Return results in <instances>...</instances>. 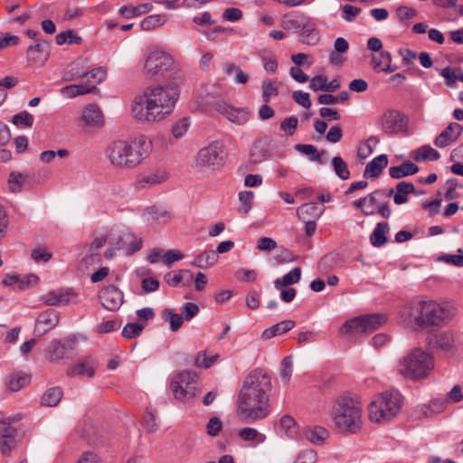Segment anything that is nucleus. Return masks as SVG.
<instances>
[{
    "label": "nucleus",
    "mask_w": 463,
    "mask_h": 463,
    "mask_svg": "<svg viewBox=\"0 0 463 463\" xmlns=\"http://www.w3.org/2000/svg\"><path fill=\"white\" fill-rule=\"evenodd\" d=\"M271 378L263 369L252 370L243 380L237 398V414L245 420L257 421L270 413Z\"/></svg>",
    "instance_id": "1"
},
{
    "label": "nucleus",
    "mask_w": 463,
    "mask_h": 463,
    "mask_svg": "<svg viewBox=\"0 0 463 463\" xmlns=\"http://www.w3.org/2000/svg\"><path fill=\"white\" fill-rule=\"evenodd\" d=\"M179 98L174 84L149 86L137 95L131 105V115L141 123H156L169 116Z\"/></svg>",
    "instance_id": "2"
},
{
    "label": "nucleus",
    "mask_w": 463,
    "mask_h": 463,
    "mask_svg": "<svg viewBox=\"0 0 463 463\" xmlns=\"http://www.w3.org/2000/svg\"><path fill=\"white\" fill-rule=\"evenodd\" d=\"M402 322L415 332L443 326L451 316L448 306L433 300H412L401 311Z\"/></svg>",
    "instance_id": "3"
},
{
    "label": "nucleus",
    "mask_w": 463,
    "mask_h": 463,
    "mask_svg": "<svg viewBox=\"0 0 463 463\" xmlns=\"http://www.w3.org/2000/svg\"><path fill=\"white\" fill-rule=\"evenodd\" d=\"M151 143L144 137L131 140H116L109 144L106 155L109 163L118 169H133L149 156Z\"/></svg>",
    "instance_id": "4"
},
{
    "label": "nucleus",
    "mask_w": 463,
    "mask_h": 463,
    "mask_svg": "<svg viewBox=\"0 0 463 463\" xmlns=\"http://www.w3.org/2000/svg\"><path fill=\"white\" fill-rule=\"evenodd\" d=\"M363 409L360 402L351 394L338 395L332 408V420L335 429L342 434L357 433L363 425Z\"/></svg>",
    "instance_id": "5"
},
{
    "label": "nucleus",
    "mask_w": 463,
    "mask_h": 463,
    "mask_svg": "<svg viewBox=\"0 0 463 463\" xmlns=\"http://www.w3.org/2000/svg\"><path fill=\"white\" fill-rule=\"evenodd\" d=\"M434 368L430 354L421 349H413L398 364V373L406 379L419 381L426 378Z\"/></svg>",
    "instance_id": "6"
},
{
    "label": "nucleus",
    "mask_w": 463,
    "mask_h": 463,
    "mask_svg": "<svg viewBox=\"0 0 463 463\" xmlns=\"http://www.w3.org/2000/svg\"><path fill=\"white\" fill-rule=\"evenodd\" d=\"M402 407L401 397L397 393L383 392L368 405V417L373 422L382 423L396 417Z\"/></svg>",
    "instance_id": "7"
},
{
    "label": "nucleus",
    "mask_w": 463,
    "mask_h": 463,
    "mask_svg": "<svg viewBox=\"0 0 463 463\" xmlns=\"http://www.w3.org/2000/svg\"><path fill=\"white\" fill-rule=\"evenodd\" d=\"M386 321L387 317L383 314L359 316L345 321L340 327L339 334L347 339L364 336L377 330Z\"/></svg>",
    "instance_id": "8"
},
{
    "label": "nucleus",
    "mask_w": 463,
    "mask_h": 463,
    "mask_svg": "<svg viewBox=\"0 0 463 463\" xmlns=\"http://www.w3.org/2000/svg\"><path fill=\"white\" fill-rule=\"evenodd\" d=\"M170 388L175 399L186 402L194 398L199 392L198 376L191 371H183L174 376Z\"/></svg>",
    "instance_id": "9"
},
{
    "label": "nucleus",
    "mask_w": 463,
    "mask_h": 463,
    "mask_svg": "<svg viewBox=\"0 0 463 463\" xmlns=\"http://www.w3.org/2000/svg\"><path fill=\"white\" fill-rule=\"evenodd\" d=\"M173 57L164 51H153L145 59L143 74L147 80H155L172 70Z\"/></svg>",
    "instance_id": "10"
},
{
    "label": "nucleus",
    "mask_w": 463,
    "mask_h": 463,
    "mask_svg": "<svg viewBox=\"0 0 463 463\" xmlns=\"http://www.w3.org/2000/svg\"><path fill=\"white\" fill-rule=\"evenodd\" d=\"M382 130L389 135L405 132L407 128L406 117L396 109L385 111L380 118Z\"/></svg>",
    "instance_id": "11"
},
{
    "label": "nucleus",
    "mask_w": 463,
    "mask_h": 463,
    "mask_svg": "<svg viewBox=\"0 0 463 463\" xmlns=\"http://www.w3.org/2000/svg\"><path fill=\"white\" fill-rule=\"evenodd\" d=\"M196 161L201 166H220L223 164V147L218 142H213L209 146L202 148L196 157Z\"/></svg>",
    "instance_id": "12"
},
{
    "label": "nucleus",
    "mask_w": 463,
    "mask_h": 463,
    "mask_svg": "<svg viewBox=\"0 0 463 463\" xmlns=\"http://www.w3.org/2000/svg\"><path fill=\"white\" fill-rule=\"evenodd\" d=\"M43 298L45 305L52 307L77 305L80 302L79 294L72 288L51 290Z\"/></svg>",
    "instance_id": "13"
},
{
    "label": "nucleus",
    "mask_w": 463,
    "mask_h": 463,
    "mask_svg": "<svg viewBox=\"0 0 463 463\" xmlns=\"http://www.w3.org/2000/svg\"><path fill=\"white\" fill-rule=\"evenodd\" d=\"M50 56V45L46 41H39L28 48L26 52L27 63L31 67L39 68L44 65Z\"/></svg>",
    "instance_id": "14"
},
{
    "label": "nucleus",
    "mask_w": 463,
    "mask_h": 463,
    "mask_svg": "<svg viewBox=\"0 0 463 463\" xmlns=\"http://www.w3.org/2000/svg\"><path fill=\"white\" fill-rule=\"evenodd\" d=\"M101 305L109 311L119 309L124 302L122 292L115 286L103 288L99 293Z\"/></svg>",
    "instance_id": "15"
},
{
    "label": "nucleus",
    "mask_w": 463,
    "mask_h": 463,
    "mask_svg": "<svg viewBox=\"0 0 463 463\" xmlns=\"http://www.w3.org/2000/svg\"><path fill=\"white\" fill-rule=\"evenodd\" d=\"M60 322V313L54 309H47L37 317L34 331L39 335L55 328Z\"/></svg>",
    "instance_id": "16"
},
{
    "label": "nucleus",
    "mask_w": 463,
    "mask_h": 463,
    "mask_svg": "<svg viewBox=\"0 0 463 463\" xmlns=\"http://www.w3.org/2000/svg\"><path fill=\"white\" fill-rule=\"evenodd\" d=\"M97 365L92 357H83L80 359L73 366L68 369L67 375L73 377L76 375L92 378L95 375Z\"/></svg>",
    "instance_id": "17"
},
{
    "label": "nucleus",
    "mask_w": 463,
    "mask_h": 463,
    "mask_svg": "<svg viewBox=\"0 0 463 463\" xmlns=\"http://www.w3.org/2000/svg\"><path fill=\"white\" fill-rule=\"evenodd\" d=\"M80 122L88 127H100L104 123L101 109L97 104L87 105L81 113Z\"/></svg>",
    "instance_id": "18"
},
{
    "label": "nucleus",
    "mask_w": 463,
    "mask_h": 463,
    "mask_svg": "<svg viewBox=\"0 0 463 463\" xmlns=\"http://www.w3.org/2000/svg\"><path fill=\"white\" fill-rule=\"evenodd\" d=\"M461 134V126L450 123L435 139L434 144L439 147H445L456 141Z\"/></svg>",
    "instance_id": "19"
},
{
    "label": "nucleus",
    "mask_w": 463,
    "mask_h": 463,
    "mask_svg": "<svg viewBox=\"0 0 463 463\" xmlns=\"http://www.w3.org/2000/svg\"><path fill=\"white\" fill-rule=\"evenodd\" d=\"M392 55L389 52H381L372 56L371 65L373 70L391 73L396 70V67L392 65Z\"/></svg>",
    "instance_id": "20"
},
{
    "label": "nucleus",
    "mask_w": 463,
    "mask_h": 463,
    "mask_svg": "<svg viewBox=\"0 0 463 463\" xmlns=\"http://www.w3.org/2000/svg\"><path fill=\"white\" fill-rule=\"evenodd\" d=\"M166 179L167 174L165 171H155L138 175L137 179V185L138 188H146L147 186L161 184Z\"/></svg>",
    "instance_id": "21"
},
{
    "label": "nucleus",
    "mask_w": 463,
    "mask_h": 463,
    "mask_svg": "<svg viewBox=\"0 0 463 463\" xmlns=\"http://www.w3.org/2000/svg\"><path fill=\"white\" fill-rule=\"evenodd\" d=\"M388 165V157L386 155H380L371 162H369L364 169V177H377L379 176L383 168Z\"/></svg>",
    "instance_id": "22"
},
{
    "label": "nucleus",
    "mask_w": 463,
    "mask_h": 463,
    "mask_svg": "<svg viewBox=\"0 0 463 463\" xmlns=\"http://www.w3.org/2000/svg\"><path fill=\"white\" fill-rule=\"evenodd\" d=\"M63 397V390L61 387L48 388L41 397V405L56 407Z\"/></svg>",
    "instance_id": "23"
},
{
    "label": "nucleus",
    "mask_w": 463,
    "mask_h": 463,
    "mask_svg": "<svg viewBox=\"0 0 463 463\" xmlns=\"http://www.w3.org/2000/svg\"><path fill=\"white\" fill-rule=\"evenodd\" d=\"M295 327V322L293 320L281 321L262 332L263 339H270L278 336L281 334L287 333Z\"/></svg>",
    "instance_id": "24"
},
{
    "label": "nucleus",
    "mask_w": 463,
    "mask_h": 463,
    "mask_svg": "<svg viewBox=\"0 0 463 463\" xmlns=\"http://www.w3.org/2000/svg\"><path fill=\"white\" fill-rule=\"evenodd\" d=\"M419 167L411 161H406L400 165L392 166L389 169V175L392 178L400 179L407 175L416 174Z\"/></svg>",
    "instance_id": "25"
},
{
    "label": "nucleus",
    "mask_w": 463,
    "mask_h": 463,
    "mask_svg": "<svg viewBox=\"0 0 463 463\" xmlns=\"http://www.w3.org/2000/svg\"><path fill=\"white\" fill-rule=\"evenodd\" d=\"M267 147L268 144L266 142H256L250 150L249 164L251 165H256L257 164H260L264 159H266L269 156Z\"/></svg>",
    "instance_id": "26"
},
{
    "label": "nucleus",
    "mask_w": 463,
    "mask_h": 463,
    "mask_svg": "<svg viewBox=\"0 0 463 463\" xmlns=\"http://www.w3.org/2000/svg\"><path fill=\"white\" fill-rule=\"evenodd\" d=\"M29 381L30 379L26 375H22L20 373H13L5 378V385L8 392H15L20 391L25 385H27L29 383Z\"/></svg>",
    "instance_id": "27"
},
{
    "label": "nucleus",
    "mask_w": 463,
    "mask_h": 463,
    "mask_svg": "<svg viewBox=\"0 0 463 463\" xmlns=\"http://www.w3.org/2000/svg\"><path fill=\"white\" fill-rule=\"evenodd\" d=\"M409 194H417L414 184L409 182H401L396 185V193L393 195V201L396 204H402L408 201Z\"/></svg>",
    "instance_id": "28"
},
{
    "label": "nucleus",
    "mask_w": 463,
    "mask_h": 463,
    "mask_svg": "<svg viewBox=\"0 0 463 463\" xmlns=\"http://www.w3.org/2000/svg\"><path fill=\"white\" fill-rule=\"evenodd\" d=\"M435 344L442 351L450 352L455 348L454 335L449 331L440 332L436 335Z\"/></svg>",
    "instance_id": "29"
},
{
    "label": "nucleus",
    "mask_w": 463,
    "mask_h": 463,
    "mask_svg": "<svg viewBox=\"0 0 463 463\" xmlns=\"http://www.w3.org/2000/svg\"><path fill=\"white\" fill-rule=\"evenodd\" d=\"M223 71L228 77L234 75V82L238 84H246L249 80V75L234 63H225Z\"/></svg>",
    "instance_id": "30"
},
{
    "label": "nucleus",
    "mask_w": 463,
    "mask_h": 463,
    "mask_svg": "<svg viewBox=\"0 0 463 463\" xmlns=\"http://www.w3.org/2000/svg\"><path fill=\"white\" fill-rule=\"evenodd\" d=\"M107 240H108V238L106 235H100V236L97 237L92 241L90 248V254L83 259V262L86 265L93 264L95 261H97V262L100 261L99 255L97 253H94L93 251H94V250H98V249L103 247L106 244Z\"/></svg>",
    "instance_id": "31"
},
{
    "label": "nucleus",
    "mask_w": 463,
    "mask_h": 463,
    "mask_svg": "<svg viewBox=\"0 0 463 463\" xmlns=\"http://www.w3.org/2000/svg\"><path fill=\"white\" fill-rule=\"evenodd\" d=\"M218 258L213 250L203 251L194 259V264L200 269H207L216 263Z\"/></svg>",
    "instance_id": "32"
},
{
    "label": "nucleus",
    "mask_w": 463,
    "mask_h": 463,
    "mask_svg": "<svg viewBox=\"0 0 463 463\" xmlns=\"http://www.w3.org/2000/svg\"><path fill=\"white\" fill-rule=\"evenodd\" d=\"M300 277H301L300 268H295L290 272L284 275L282 277V279H276L275 287L278 289H281L282 288L298 283L300 279Z\"/></svg>",
    "instance_id": "33"
},
{
    "label": "nucleus",
    "mask_w": 463,
    "mask_h": 463,
    "mask_svg": "<svg viewBox=\"0 0 463 463\" xmlns=\"http://www.w3.org/2000/svg\"><path fill=\"white\" fill-rule=\"evenodd\" d=\"M298 216L301 221L317 220L318 217V207L315 203L302 204L298 209Z\"/></svg>",
    "instance_id": "34"
},
{
    "label": "nucleus",
    "mask_w": 463,
    "mask_h": 463,
    "mask_svg": "<svg viewBox=\"0 0 463 463\" xmlns=\"http://www.w3.org/2000/svg\"><path fill=\"white\" fill-rule=\"evenodd\" d=\"M80 77L86 79L84 83H87L88 85H93V90H95L96 86L105 80L106 71L99 67L93 69L87 73H83Z\"/></svg>",
    "instance_id": "35"
},
{
    "label": "nucleus",
    "mask_w": 463,
    "mask_h": 463,
    "mask_svg": "<svg viewBox=\"0 0 463 463\" xmlns=\"http://www.w3.org/2000/svg\"><path fill=\"white\" fill-rule=\"evenodd\" d=\"M388 229L389 225L387 222H380L377 224L370 236L371 242L373 246L380 247L386 242L387 239L385 237V232Z\"/></svg>",
    "instance_id": "36"
},
{
    "label": "nucleus",
    "mask_w": 463,
    "mask_h": 463,
    "mask_svg": "<svg viewBox=\"0 0 463 463\" xmlns=\"http://www.w3.org/2000/svg\"><path fill=\"white\" fill-rule=\"evenodd\" d=\"M166 20L164 14H151L141 21L140 26L144 31H150L163 25Z\"/></svg>",
    "instance_id": "37"
},
{
    "label": "nucleus",
    "mask_w": 463,
    "mask_h": 463,
    "mask_svg": "<svg viewBox=\"0 0 463 463\" xmlns=\"http://www.w3.org/2000/svg\"><path fill=\"white\" fill-rule=\"evenodd\" d=\"M280 427L285 433L290 437L295 438L298 433V425L296 420L290 415H284L280 419Z\"/></svg>",
    "instance_id": "38"
},
{
    "label": "nucleus",
    "mask_w": 463,
    "mask_h": 463,
    "mask_svg": "<svg viewBox=\"0 0 463 463\" xmlns=\"http://www.w3.org/2000/svg\"><path fill=\"white\" fill-rule=\"evenodd\" d=\"M327 436L328 432L323 427H315L306 431L307 439L312 443L321 444Z\"/></svg>",
    "instance_id": "39"
},
{
    "label": "nucleus",
    "mask_w": 463,
    "mask_h": 463,
    "mask_svg": "<svg viewBox=\"0 0 463 463\" xmlns=\"http://www.w3.org/2000/svg\"><path fill=\"white\" fill-rule=\"evenodd\" d=\"M229 111L230 112L227 116V118L231 122L239 125H243L248 122L250 118V112L247 109L232 108V109Z\"/></svg>",
    "instance_id": "40"
},
{
    "label": "nucleus",
    "mask_w": 463,
    "mask_h": 463,
    "mask_svg": "<svg viewBox=\"0 0 463 463\" xmlns=\"http://www.w3.org/2000/svg\"><path fill=\"white\" fill-rule=\"evenodd\" d=\"M439 153L430 146H423L416 151L414 159L436 161L439 158Z\"/></svg>",
    "instance_id": "41"
},
{
    "label": "nucleus",
    "mask_w": 463,
    "mask_h": 463,
    "mask_svg": "<svg viewBox=\"0 0 463 463\" xmlns=\"http://www.w3.org/2000/svg\"><path fill=\"white\" fill-rule=\"evenodd\" d=\"M384 192L383 190H376L368 195L365 196L366 207L367 209H363L364 215H373L375 213L377 208V196L379 194H383Z\"/></svg>",
    "instance_id": "42"
},
{
    "label": "nucleus",
    "mask_w": 463,
    "mask_h": 463,
    "mask_svg": "<svg viewBox=\"0 0 463 463\" xmlns=\"http://www.w3.org/2000/svg\"><path fill=\"white\" fill-rule=\"evenodd\" d=\"M332 164L335 174L341 179L346 180L350 177V172L348 170L347 164L340 156L333 157Z\"/></svg>",
    "instance_id": "43"
},
{
    "label": "nucleus",
    "mask_w": 463,
    "mask_h": 463,
    "mask_svg": "<svg viewBox=\"0 0 463 463\" xmlns=\"http://www.w3.org/2000/svg\"><path fill=\"white\" fill-rule=\"evenodd\" d=\"M302 42L308 45H314L318 43L320 37L319 33L315 28L304 27L300 33Z\"/></svg>",
    "instance_id": "44"
},
{
    "label": "nucleus",
    "mask_w": 463,
    "mask_h": 463,
    "mask_svg": "<svg viewBox=\"0 0 463 463\" xmlns=\"http://www.w3.org/2000/svg\"><path fill=\"white\" fill-rule=\"evenodd\" d=\"M254 194L250 191L241 192L239 194V200L241 206L239 211L244 214L248 213L252 207Z\"/></svg>",
    "instance_id": "45"
},
{
    "label": "nucleus",
    "mask_w": 463,
    "mask_h": 463,
    "mask_svg": "<svg viewBox=\"0 0 463 463\" xmlns=\"http://www.w3.org/2000/svg\"><path fill=\"white\" fill-rule=\"evenodd\" d=\"M262 98L265 103L269 102L271 97L279 94L278 87L274 81L268 80L262 83Z\"/></svg>",
    "instance_id": "46"
},
{
    "label": "nucleus",
    "mask_w": 463,
    "mask_h": 463,
    "mask_svg": "<svg viewBox=\"0 0 463 463\" xmlns=\"http://www.w3.org/2000/svg\"><path fill=\"white\" fill-rule=\"evenodd\" d=\"M66 354V347L61 341L53 342L50 345V359L51 361H58L62 359Z\"/></svg>",
    "instance_id": "47"
},
{
    "label": "nucleus",
    "mask_w": 463,
    "mask_h": 463,
    "mask_svg": "<svg viewBox=\"0 0 463 463\" xmlns=\"http://www.w3.org/2000/svg\"><path fill=\"white\" fill-rule=\"evenodd\" d=\"M13 123L18 127L30 128L33 126V117L27 111H23L14 116Z\"/></svg>",
    "instance_id": "48"
},
{
    "label": "nucleus",
    "mask_w": 463,
    "mask_h": 463,
    "mask_svg": "<svg viewBox=\"0 0 463 463\" xmlns=\"http://www.w3.org/2000/svg\"><path fill=\"white\" fill-rule=\"evenodd\" d=\"M297 150L307 156L310 160L322 162L321 156L317 153V149L313 145H298Z\"/></svg>",
    "instance_id": "49"
},
{
    "label": "nucleus",
    "mask_w": 463,
    "mask_h": 463,
    "mask_svg": "<svg viewBox=\"0 0 463 463\" xmlns=\"http://www.w3.org/2000/svg\"><path fill=\"white\" fill-rule=\"evenodd\" d=\"M56 43L59 45H61L65 43H80L81 41V38L80 36H77L72 31H66L60 33L55 37Z\"/></svg>",
    "instance_id": "50"
},
{
    "label": "nucleus",
    "mask_w": 463,
    "mask_h": 463,
    "mask_svg": "<svg viewBox=\"0 0 463 463\" xmlns=\"http://www.w3.org/2000/svg\"><path fill=\"white\" fill-rule=\"evenodd\" d=\"M448 406V401L443 398H436L430 402L428 405V409L430 411V414H439L443 412Z\"/></svg>",
    "instance_id": "51"
},
{
    "label": "nucleus",
    "mask_w": 463,
    "mask_h": 463,
    "mask_svg": "<svg viewBox=\"0 0 463 463\" xmlns=\"http://www.w3.org/2000/svg\"><path fill=\"white\" fill-rule=\"evenodd\" d=\"M298 118L295 116H291V117L285 118L280 123V129L282 131H284L285 133H287L288 136H292L298 128Z\"/></svg>",
    "instance_id": "52"
},
{
    "label": "nucleus",
    "mask_w": 463,
    "mask_h": 463,
    "mask_svg": "<svg viewBox=\"0 0 463 463\" xmlns=\"http://www.w3.org/2000/svg\"><path fill=\"white\" fill-rule=\"evenodd\" d=\"M144 325L129 323L123 328L122 335L126 338H134L141 334Z\"/></svg>",
    "instance_id": "53"
},
{
    "label": "nucleus",
    "mask_w": 463,
    "mask_h": 463,
    "mask_svg": "<svg viewBox=\"0 0 463 463\" xmlns=\"http://www.w3.org/2000/svg\"><path fill=\"white\" fill-rule=\"evenodd\" d=\"M218 357V354L208 357L205 353H199L195 359V364L198 367L209 368L215 363Z\"/></svg>",
    "instance_id": "54"
},
{
    "label": "nucleus",
    "mask_w": 463,
    "mask_h": 463,
    "mask_svg": "<svg viewBox=\"0 0 463 463\" xmlns=\"http://www.w3.org/2000/svg\"><path fill=\"white\" fill-rule=\"evenodd\" d=\"M222 429V422L218 417H213L210 419L206 425L207 434L214 437L217 436Z\"/></svg>",
    "instance_id": "55"
},
{
    "label": "nucleus",
    "mask_w": 463,
    "mask_h": 463,
    "mask_svg": "<svg viewBox=\"0 0 463 463\" xmlns=\"http://www.w3.org/2000/svg\"><path fill=\"white\" fill-rule=\"evenodd\" d=\"M292 360L290 357H285L281 363L280 377L283 382L288 383L292 375Z\"/></svg>",
    "instance_id": "56"
},
{
    "label": "nucleus",
    "mask_w": 463,
    "mask_h": 463,
    "mask_svg": "<svg viewBox=\"0 0 463 463\" xmlns=\"http://www.w3.org/2000/svg\"><path fill=\"white\" fill-rule=\"evenodd\" d=\"M199 312V307L193 302H188L181 308V316L185 320H191Z\"/></svg>",
    "instance_id": "57"
},
{
    "label": "nucleus",
    "mask_w": 463,
    "mask_h": 463,
    "mask_svg": "<svg viewBox=\"0 0 463 463\" xmlns=\"http://www.w3.org/2000/svg\"><path fill=\"white\" fill-rule=\"evenodd\" d=\"M189 125V121L185 118L175 122L172 127V133L174 137L176 138L183 137L187 131Z\"/></svg>",
    "instance_id": "58"
},
{
    "label": "nucleus",
    "mask_w": 463,
    "mask_h": 463,
    "mask_svg": "<svg viewBox=\"0 0 463 463\" xmlns=\"http://www.w3.org/2000/svg\"><path fill=\"white\" fill-rule=\"evenodd\" d=\"M238 436L244 441H253L257 439L260 434L256 429L246 427L239 430Z\"/></svg>",
    "instance_id": "59"
},
{
    "label": "nucleus",
    "mask_w": 463,
    "mask_h": 463,
    "mask_svg": "<svg viewBox=\"0 0 463 463\" xmlns=\"http://www.w3.org/2000/svg\"><path fill=\"white\" fill-rule=\"evenodd\" d=\"M396 14L401 21L412 19L417 15V11L410 6H399L396 9Z\"/></svg>",
    "instance_id": "60"
},
{
    "label": "nucleus",
    "mask_w": 463,
    "mask_h": 463,
    "mask_svg": "<svg viewBox=\"0 0 463 463\" xmlns=\"http://www.w3.org/2000/svg\"><path fill=\"white\" fill-rule=\"evenodd\" d=\"M326 82L327 78L326 76L317 75L311 79L309 87L314 91H326Z\"/></svg>",
    "instance_id": "61"
},
{
    "label": "nucleus",
    "mask_w": 463,
    "mask_h": 463,
    "mask_svg": "<svg viewBox=\"0 0 463 463\" xmlns=\"http://www.w3.org/2000/svg\"><path fill=\"white\" fill-rule=\"evenodd\" d=\"M183 258L184 254L181 253L180 251L169 250L163 255V261L165 263L167 267H171L174 262L180 260Z\"/></svg>",
    "instance_id": "62"
},
{
    "label": "nucleus",
    "mask_w": 463,
    "mask_h": 463,
    "mask_svg": "<svg viewBox=\"0 0 463 463\" xmlns=\"http://www.w3.org/2000/svg\"><path fill=\"white\" fill-rule=\"evenodd\" d=\"M295 101L303 108L308 109L311 107V100L309 94L301 90H297L293 93Z\"/></svg>",
    "instance_id": "63"
},
{
    "label": "nucleus",
    "mask_w": 463,
    "mask_h": 463,
    "mask_svg": "<svg viewBox=\"0 0 463 463\" xmlns=\"http://www.w3.org/2000/svg\"><path fill=\"white\" fill-rule=\"evenodd\" d=\"M317 454L312 449L301 452L295 463H316Z\"/></svg>",
    "instance_id": "64"
}]
</instances>
